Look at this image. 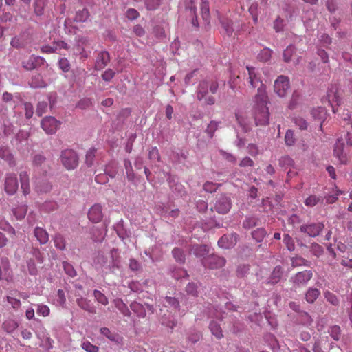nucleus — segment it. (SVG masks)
I'll return each mask as SVG.
<instances>
[{
  "label": "nucleus",
  "mask_w": 352,
  "mask_h": 352,
  "mask_svg": "<svg viewBox=\"0 0 352 352\" xmlns=\"http://www.w3.org/2000/svg\"><path fill=\"white\" fill-rule=\"evenodd\" d=\"M201 12L202 15L203 19L208 22L210 19V9H209V4L207 1L205 0H201Z\"/></svg>",
  "instance_id": "nucleus-31"
},
{
  "label": "nucleus",
  "mask_w": 352,
  "mask_h": 352,
  "mask_svg": "<svg viewBox=\"0 0 352 352\" xmlns=\"http://www.w3.org/2000/svg\"><path fill=\"white\" fill-rule=\"evenodd\" d=\"M331 336L336 341L339 340L340 338V328L338 325H334L330 329Z\"/></svg>",
  "instance_id": "nucleus-51"
},
{
  "label": "nucleus",
  "mask_w": 352,
  "mask_h": 352,
  "mask_svg": "<svg viewBox=\"0 0 352 352\" xmlns=\"http://www.w3.org/2000/svg\"><path fill=\"white\" fill-rule=\"evenodd\" d=\"M19 177L23 193L25 195H28L30 192L28 174L26 171H21L19 173Z\"/></svg>",
  "instance_id": "nucleus-17"
},
{
  "label": "nucleus",
  "mask_w": 352,
  "mask_h": 352,
  "mask_svg": "<svg viewBox=\"0 0 352 352\" xmlns=\"http://www.w3.org/2000/svg\"><path fill=\"white\" fill-rule=\"evenodd\" d=\"M250 268L248 265H239L237 268V275L239 276L243 277L249 271Z\"/></svg>",
  "instance_id": "nucleus-60"
},
{
  "label": "nucleus",
  "mask_w": 352,
  "mask_h": 352,
  "mask_svg": "<svg viewBox=\"0 0 352 352\" xmlns=\"http://www.w3.org/2000/svg\"><path fill=\"white\" fill-rule=\"evenodd\" d=\"M324 228V225L322 222L311 223L300 226V231L309 236L315 237L319 235Z\"/></svg>",
  "instance_id": "nucleus-7"
},
{
  "label": "nucleus",
  "mask_w": 352,
  "mask_h": 352,
  "mask_svg": "<svg viewBox=\"0 0 352 352\" xmlns=\"http://www.w3.org/2000/svg\"><path fill=\"white\" fill-rule=\"evenodd\" d=\"M102 219V206L99 204L93 206L89 209V221L98 223Z\"/></svg>",
  "instance_id": "nucleus-14"
},
{
  "label": "nucleus",
  "mask_w": 352,
  "mask_h": 352,
  "mask_svg": "<svg viewBox=\"0 0 352 352\" xmlns=\"http://www.w3.org/2000/svg\"><path fill=\"white\" fill-rule=\"evenodd\" d=\"M45 5V0H35V2L34 3L35 14L38 16L42 15L43 14V10Z\"/></svg>",
  "instance_id": "nucleus-33"
},
{
  "label": "nucleus",
  "mask_w": 352,
  "mask_h": 352,
  "mask_svg": "<svg viewBox=\"0 0 352 352\" xmlns=\"http://www.w3.org/2000/svg\"><path fill=\"white\" fill-rule=\"evenodd\" d=\"M283 274V270L280 266H276L270 275L269 283L276 284L280 281Z\"/></svg>",
  "instance_id": "nucleus-23"
},
{
  "label": "nucleus",
  "mask_w": 352,
  "mask_h": 352,
  "mask_svg": "<svg viewBox=\"0 0 352 352\" xmlns=\"http://www.w3.org/2000/svg\"><path fill=\"white\" fill-rule=\"evenodd\" d=\"M319 41L322 46L327 47L331 43V38L329 35L324 34L320 36Z\"/></svg>",
  "instance_id": "nucleus-58"
},
{
  "label": "nucleus",
  "mask_w": 352,
  "mask_h": 352,
  "mask_svg": "<svg viewBox=\"0 0 352 352\" xmlns=\"http://www.w3.org/2000/svg\"><path fill=\"white\" fill-rule=\"evenodd\" d=\"M45 60L41 56H30L23 61V67L27 70H32L43 64Z\"/></svg>",
  "instance_id": "nucleus-13"
},
{
  "label": "nucleus",
  "mask_w": 352,
  "mask_h": 352,
  "mask_svg": "<svg viewBox=\"0 0 352 352\" xmlns=\"http://www.w3.org/2000/svg\"><path fill=\"white\" fill-rule=\"evenodd\" d=\"M18 188L19 184L15 174H6L4 182L5 192L9 195H13L16 192Z\"/></svg>",
  "instance_id": "nucleus-8"
},
{
  "label": "nucleus",
  "mask_w": 352,
  "mask_h": 352,
  "mask_svg": "<svg viewBox=\"0 0 352 352\" xmlns=\"http://www.w3.org/2000/svg\"><path fill=\"white\" fill-rule=\"evenodd\" d=\"M173 255L176 261L183 263L185 261V256L182 250L178 248H175L172 251Z\"/></svg>",
  "instance_id": "nucleus-43"
},
{
  "label": "nucleus",
  "mask_w": 352,
  "mask_h": 352,
  "mask_svg": "<svg viewBox=\"0 0 352 352\" xmlns=\"http://www.w3.org/2000/svg\"><path fill=\"white\" fill-rule=\"evenodd\" d=\"M63 267L65 273L71 277H74L76 275V270L73 266L67 261L63 262Z\"/></svg>",
  "instance_id": "nucleus-44"
},
{
  "label": "nucleus",
  "mask_w": 352,
  "mask_h": 352,
  "mask_svg": "<svg viewBox=\"0 0 352 352\" xmlns=\"http://www.w3.org/2000/svg\"><path fill=\"white\" fill-rule=\"evenodd\" d=\"M131 309L138 315V317L144 318L146 316V310L142 305L133 302L131 304Z\"/></svg>",
  "instance_id": "nucleus-26"
},
{
  "label": "nucleus",
  "mask_w": 352,
  "mask_h": 352,
  "mask_svg": "<svg viewBox=\"0 0 352 352\" xmlns=\"http://www.w3.org/2000/svg\"><path fill=\"white\" fill-rule=\"evenodd\" d=\"M36 311L39 316L45 317V316H48L50 315V309L47 305L40 304V305H38Z\"/></svg>",
  "instance_id": "nucleus-46"
},
{
  "label": "nucleus",
  "mask_w": 352,
  "mask_h": 352,
  "mask_svg": "<svg viewBox=\"0 0 352 352\" xmlns=\"http://www.w3.org/2000/svg\"><path fill=\"white\" fill-rule=\"evenodd\" d=\"M7 300L14 309L19 308L21 306V302L19 299L11 296H8Z\"/></svg>",
  "instance_id": "nucleus-63"
},
{
  "label": "nucleus",
  "mask_w": 352,
  "mask_h": 352,
  "mask_svg": "<svg viewBox=\"0 0 352 352\" xmlns=\"http://www.w3.org/2000/svg\"><path fill=\"white\" fill-rule=\"evenodd\" d=\"M116 307L121 311L124 316L129 317L131 311L126 305L121 300L116 301Z\"/></svg>",
  "instance_id": "nucleus-34"
},
{
  "label": "nucleus",
  "mask_w": 352,
  "mask_h": 352,
  "mask_svg": "<svg viewBox=\"0 0 352 352\" xmlns=\"http://www.w3.org/2000/svg\"><path fill=\"white\" fill-rule=\"evenodd\" d=\"M126 15L129 20H134L139 17L140 14L135 9L130 8L126 11Z\"/></svg>",
  "instance_id": "nucleus-56"
},
{
  "label": "nucleus",
  "mask_w": 352,
  "mask_h": 352,
  "mask_svg": "<svg viewBox=\"0 0 352 352\" xmlns=\"http://www.w3.org/2000/svg\"><path fill=\"white\" fill-rule=\"evenodd\" d=\"M312 276L313 273L311 270H305L296 274L291 278L290 280L293 283V287L296 289L305 286Z\"/></svg>",
  "instance_id": "nucleus-6"
},
{
  "label": "nucleus",
  "mask_w": 352,
  "mask_h": 352,
  "mask_svg": "<svg viewBox=\"0 0 352 352\" xmlns=\"http://www.w3.org/2000/svg\"><path fill=\"white\" fill-rule=\"evenodd\" d=\"M209 328L210 329L212 334L214 335L216 337V338L221 339L223 337L221 327L217 322L211 321L210 323Z\"/></svg>",
  "instance_id": "nucleus-24"
},
{
  "label": "nucleus",
  "mask_w": 352,
  "mask_h": 352,
  "mask_svg": "<svg viewBox=\"0 0 352 352\" xmlns=\"http://www.w3.org/2000/svg\"><path fill=\"white\" fill-rule=\"evenodd\" d=\"M60 160L63 165L67 170H72L77 167L78 157L76 153L72 149H66L62 151Z\"/></svg>",
  "instance_id": "nucleus-3"
},
{
  "label": "nucleus",
  "mask_w": 352,
  "mask_h": 352,
  "mask_svg": "<svg viewBox=\"0 0 352 352\" xmlns=\"http://www.w3.org/2000/svg\"><path fill=\"white\" fill-rule=\"evenodd\" d=\"M115 76V72L111 69L106 70L102 75V77L105 81H110Z\"/></svg>",
  "instance_id": "nucleus-62"
},
{
  "label": "nucleus",
  "mask_w": 352,
  "mask_h": 352,
  "mask_svg": "<svg viewBox=\"0 0 352 352\" xmlns=\"http://www.w3.org/2000/svg\"><path fill=\"white\" fill-rule=\"evenodd\" d=\"M327 98L328 101L332 107L333 113L338 111V109H336L334 107V104L336 105H339L340 103V98L338 95V90L336 88H332L327 92Z\"/></svg>",
  "instance_id": "nucleus-16"
},
{
  "label": "nucleus",
  "mask_w": 352,
  "mask_h": 352,
  "mask_svg": "<svg viewBox=\"0 0 352 352\" xmlns=\"http://www.w3.org/2000/svg\"><path fill=\"white\" fill-rule=\"evenodd\" d=\"M148 157L151 160H156L157 161H160V155L158 149L157 147H153L148 153Z\"/></svg>",
  "instance_id": "nucleus-55"
},
{
  "label": "nucleus",
  "mask_w": 352,
  "mask_h": 352,
  "mask_svg": "<svg viewBox=\"0 0 352 352\" xmlns=\"http://www.w3.org/2000/svg\"><path fill=\"white\" fill-rule=\"evenodd\" d=\"M232 205L231 198L222 194L217 197L214 208L219 214H225L230 210Z\"/></svg>",
  "instance_id": "nucleus-5"
},
{
  "label": "nucleus",
  "mask_w": 352,
  "mask_h": 352,
  "mask_svg": "<svg viewBox=\"0 0 352 352\" xmlns=\"http://www.w3.org/2000/svg\"><path fill=\"white\" fill-rule=\"evenodd\" d=\"M272 51L269 48H263L258 54V59L262 62H267L271 59Z\"/></svg>",
  "instance_id": "nucleus-30"
},
{
  "label": "nucleus",
  "mask_w": 352,
  "mask_h": 352,
  "mask_svg": "<svg viewBox=\"0 0 352 352\" xmlns=\"http://www.w3.org/2000/svg\"><path fill=\"white\" fill-rule=\"evenodd\" d=\"M256 105L254 109V119L256 124L266 125L269 122L270 113L267 107V96L263 87L257 89L255 96Z\"/></svg>",
  "instance_id": "nucleus-1"
},
{
  "label": "nucleus",
  "mask_w": 352,
  "mask_h": 352,
  "mask_svg": "<svg viewBox=\"0 0 352 352\" xmlns=\"http://www.w3.org/2000/svg\"><path fill=\"white\" fill-rule=\"evenodd\" d=\"M94 297L97 300V301L102 305H106L108 304L107 298L100 291L95 290L94 293Z\"/></svg>",
  "instance_id": "nucleus-49"
},
{
  "label": "nucleus",
  "mask_w": 352,
  "mask_h": 352,
  "mask_svg": "<svg viewBox=\"0 0 352 352\" xmlns=\"http://www.w3.org/2000/svg\"><path fill=\"white\" fill-rule=\"evenodd\" d=\"M334 155L341 164H346L348 161V152L342 139H338V142L336 143Z\"/></svg>",
  "instance_id": "nucleus-10"
},
{
  "label": "nucleus",
  "mask_w": 352,
  "mask_h": 352,
  "mask_svg": "<svg viewBox=\"0 0 352 352\" xmlns=\"http://www.w3.org/2000/svg\"><path fill=\"white\" fill-rule=\"evenodd\" d=\"M100 333L109 338L111 341L118 342V336L116 333H112L108 328L102 327L100 329Z\"/></svg>",
  "instance_id": "nucleus-38"
},
{
  "label": "nucleus",
  "mask_w": 352,
  "mask_h": 352,
  "mask_svg": "<svg viewBox=\"0 0 352 352\" xmlns=\"http://www.w3.org/2000/svg\"><path fill=\"white\" fill-rule=\"evenodd\" d=\"M47 108V104L46 102H39L36 108V114L38 116H41L44 113L46 112Z\"/></svg>",
  "instance_id": "nucleus-53"
},
{
  "label": "nucleus",
  "mask_w": 352,
  "mask_h": 352,
  "mask_svg": "<svg viewBox=\"0 0 352 352\" xmlns=\"http://www.w3.org/2000/svg\"><path fill=\"white\" fill-rule=\"evenodd\" d=\"M110 56L107 52H100L97 56L96 61V69L98 70L103 69L109 62Z\"/></svg>",
  "instance_id": "nucleus-15"
},
{
  "label": "nucleus",
  "mask_w": 352,
  "mask_h": 352,
  "mask_svg": "<svg viewBox=\"0 0 352 352\" xmlns=\"http://www.w3.org/2000/svg\"><path fill=\"white\" fill-rule=\"evenodd\" d=\"M54 245L58 249L63 250L65 248V241L63 236L60 234H56L54 236Z\"/></svg>",
  "instance_id": "nucleus-39"
},
{
  "label": "nucleus",
  "mask_w": 352,
  "mask_h": 352,
  "mask_svg": "<svg viewBox=\"0 0 352 352\" xmlns=\"http://www.w3.org/2000/svg\"><path fill=\"white\" fill-rule=\"evenodd\" d=\"M58 66H59V68L63 72H69L71 68L69 61L66 58H62L59 60Z\"/></svg>",
  "instance_id": "nucleus-45"
},
{
  "label": "nucleus",
  "mask_w": 352,
  "mask_h": 352,
  "mask_svg": "<svg viewBox=\"0 0 352 352\" xmlns=\"http://www.w3.org/2000/svg\"><path fill=\"white\" fill-rule=\"evenodd\" d=\"M293 121L296 126H298L300 130H306L308 126L307 122L300 116H294Z\"/></svg>",
  "instance_id": "nucleus-35"
},
{
  "label": "nucleus",
  "mask_w": 352,
  "mask_h": 352,
  "mask_svg": "<svg viewBox=\"0 0 352 352\" xmlns=\"http://www.w3.org/2000/svg\"><path fill=\"white\" fill-rule=\"evenodd\" d=\"M323 197L311 195L305 199L304 204L306 206L311 208L316 206L318 204H323Z\"/></svg>",
  "instance_id": "nucleus-20"
},
{
  "label": "nucleus",
  "mask_w": 352,
  "mask_h": 352,
  "mask_svg": "<svg viewBox=\"0 0 352 352\" xmlns=\"http://www.w3.org/2000/svg\"><path fill=\"white\" fill-rule=\"evenodd\" d=\"M285 142L287 146H293L296 142L294 131L292 130H287L285 135Z\"/></svg>",
  "instance_id": "nucleus-41"
},
{
  "label": "nucleus",
  "mask_w": 352,
  "mask_h": 352,
  "mask_svg": "<svg viewBox=\"0 0 352 352\" xmlns=\"http://www.w3.org/2000/svg\"><path fill=\"white\" fill-rule=\"evenodd\" d=\"M45 162V158L41 155H36L34 157L33 163L35 166H41Z\"/></svg>",
  "instance_id": "nucleus-64"
},
{
  "label": "nucleus",
  "mask_w": 352,
  "mask_h": 352,
  "mask_svg": "<svg viewBox=\"0 0 352 352\" xmlns=\"http://www.w3.org/2000/svg\"><path fill=\"white\" fill-rule=\"evenodd\" d=\"M229 238H230L232 240L234 239V240L236 241V234H232L231 236L223 235L218 241L219 245L223 248H229L233 243L232 241L230 243V244L227 243Z\"/></svg>",
  "instance_id": "nucleus-32"
},
{
  "label": "nucleus",
  "mask_w": 352,
  "mask_h": 352,
  "mask_svg": "<svg viewBox=\"0 0 352 352\" xmlns=\"http://www.w3.org/2000/svg\"><path fill=\"white\" fill-rule=\"evenodd\" d=\"M202 263L206 267L218 269L225 265L226 260L223 257L212 254L203 258Z\"/></svg>",
  "instance_id": "nucleus-9"
},
{
  "label": "nucleus",
  "mask_w": 352,
  "mask_h": 352,
  "mask_svg": "<svg viewBox=\"0 0 352 352\" xmlns=\"http://www.w3.org/2000/svg\"><path fill=\"white\" fill-rule=\"evenodd\" d=\"M283 242L289 251H292L295 248L294 242L289 234H285L283 236Z\"/></svg>",
  "instance_id": "nucleus-50"
},
{
  "label": "nucleus",
  "mask_w": 352,
  "mask_h": 352,
  "mask_svg": "<svg viewBox=\"0 0 352 352\" xmlns=\"http://www.w3.org/2000/svg\"><path fill=\"white\" fill-rule=\"evenodd\" d=\"M274 89L279 97H285L290 89L289 78L283 75L279 76L274 82Z\"/></svg>",
  "instance_id": "nucleus-4"
},
{
  "label": "nucleus",
  "mask_w": 352,
  "mask_h": 352,
  "mask_svg": "<svg viewBox=\"0 0 352 352\" xmlns=\"http://www.w3.org/2000/svg\"><path fill=\"white\" fill-rule=\"evenodd\" d=\"M296 48L293 45L288 46L283 52V60L286 63L291 60L292 55L295 53Z\"/></svg>",
  "instance_id": "nucleus-36"
},
{
  "label": "nucleus",
  "mask_w": 352,
  "mask_h": 352,
  "mask_svg": "<svg viewBox=\"0 0 352 352\" xmlns=\"http://www.w3.org/2000/svg\"><path fill=\"white\" fill-rule=\"evenodd\" d=\"M236 118L238 123L243 128V129L244 130L245 132H247L250 129V126L248 124L245 123L243 116L239 115L238 113H236Z\"/></svg>",
  "instance_id": "nucleus-54"
},
{
  "label": "nucleus",
  "mask_w": 352,
  "mask_h": 352,
  "mask_svg": "<svg viewBox=\"0 0 352 352\" xmlns=\"http://www.w3.org/2000/svg\"><path fill=\"white\" fill-rule=\"evenodd\" d=\"M222 27L228 36H231L234 32L232 23L230 21L222 22Z\"/></svg>",
  "instance_id": "nucleus-48"
},
{
  "label": "nucleus",
  "mask_w": 352,
  "mask_h": 352,
  "mask_svg": "<svg viewBox=\"0 0 352 352\" xmlns=\"http://www.w3.org/2000/svg\"><path fill=\"white\" fill-rule=\"evenodd\" d=\"M0 157L5 160L6 161H8L10 166L15 165L14 161L13 160V157L7 148H0Z\"/></svg>",
  "instance_id": "nucleus-28"
},
{
  "label": "nucleus",
  "mask_w": 352,
  "mask_h": 352,
  "mask_svg": "<svg viewBox=\"0 0 352 352\" xmlns=\"http://www.w3.org/2000/svg\"><path fill=\"white\" fill-rule=\"evenodd\" d=\"M220 185L219 184L213 183L212 182H206L204 184L203 188L206 192L212 193L218 189Z\"/></svg>",
  "instance_id": "nucleus-40"
},
{
  "label": "nucleus",
  "mask_w": 352,
  "mask_h": 352,
  "mask_svg": "<svg viewBox=\"0 0 352 352\" xmlns=\"http://www.w3.org/2000/svg\"><path fill=\"white\" fill-rule=\"evenodd\" d=\"M190 251L192 252L197 257H204V258L209 253V248L206 245H196L192 246Z\"/></svg>",
  "instance_id": "nucleus-18"
},
{
  "label": "nucleus",
  "mask_w": 352,
  "mask_h": 352,
  "mask_svg": "<svg viewBox=\"0 0 352 352\" xmlns=\"http://www.w3.org/2000/svg\"><path fill=\"white\" fill-rule=\"evenodd\" d=\"M57 50V47H55V45H46L43 46L41 48V52L43 54H52L55 52Z\"/></svg>",
  "instance_id": "nucleus-59"
},
{
  "label": "nucleus",
  "mask_w": 352,
  "mask_h": 352,
  "mask_svg": "<svg viewBox=\"0 0 352 352\" xmlns=\"http://www.w3.org/2000/svg\"><path fill=\"white\" fill-rule=\"evenodd\" d=\"M30 85L32 87L34 88H41L45 87L46 86L45 82L43 80L42 76L39 74L32 76Z\"/></svg>",
  "instance_id": "nucleus-25"
},
{
  "label": "nucleus",
  "mask_w": 352,
  "mask_h": 352,
  "mask_svg": "<svg viewBox=\"0 0 352 352\" xmlns=\"http://www.w3.org/2000/svg\"><path fill=\"white\" fill-rule=\"evenodd\" d=\"M41 127L49 134L54 133L60 126V122L54 117H46L41 121Z\"/></svg>",
  "instance_id": "nucleus-11"
},
{
  "label": "nucleus",
  "mask_w": 352,
  "mask_h": 352,
  "mask_svg": "<svg viewBox=\"0 0 352 352\" xmlns=\"http://www.w3.org/2000/svg\"><path fill=\"white\" fill-rule=\"evenodd\" d=\"M34 236L41 244H45L49 240L48 233L42 228L36 227L34 229Z\"/></svg>",
  "instance_id": "nucleus-19"
},
{
  "label": "nucleus",
  "mask_w": 352,
  "mask_h": 352,
  "mask_svg": "<svg viewBox=\"0 0 352 352\" xmlns=\"http://www.w3.org/2000/svg\"><path fill=\"white\" fill-rule=\"evenodd\" d=\"M313 118L319 121L324 120L327 116V111L324 107H318L311 111Z\"/></svg>",
  "instance_id": "nucleus-21"
},
{
  "label": "nucleus",
  "mask_w": 352,
  "mask_h": 352,
  "mask_svg": "<svg viewBox=\"0 0 352 352\" xmlns=\"http://www.w3.org/2000/svg\"><path fill=\"white\" fill-rule=\"evenodd\" d=\"M254 164V161L248 157H245L240 162L239 166L241 167H252Z\"/></svg>",
  "instance_id": "nucleus-61"
},
{
  "label": "nucleus",
  "mask_w": 352,
  "mask_h": 352,
  "mask_svg": "<svg viewBox=\"0 0 352 352\" xmlns=\"http://www.w3.org/2000/svg\"><path fill=\"white\" fill-rule=\"evenodd\" d=\"M219 123H220V122H219L212 120L208 124L205 131L207 134L209 135V136L210 138L213 137L214 132L217 131V129L219 127Z\"/></svg>",
  "instance_id": "nucleus-37"
},
{
  "label": "nucleus",
  "mask_w": 352,
  "mask_h": 352,
  "mask_svg": "<svg viewBox=\"0 0 352 352\" xmlns=\"http://www.w3.org/2000/svg\"><path fill=\"white\" fill-rule=\"evenodd\" d=\"M219 85L212 80H203L200 82L197 91V98L199 101L204 100L206 104L212 105L215 102V98L212 94H215L218 89Z\"/></svg>",
  "instance_id": "nucleus-2"
},
{
  "label": "nucleus",
  "mask_w": 352,
  "mask_h": 352,
  "mask_svg": "<svg viewBox=\"0 0 352 352\" xmlns=\"http://www.w3.org/2000/svg\"><path fill=\"white\" fill-rule=\"evenodd\" d=\"M246 69L248 72V81L251 87L252 88H256L258 87V89L263 87L265 91L266 92V87L263 84L260 78L257 77V75L255 72V68L253 67L247 66Z\"/></svg>",
  "instance_id": "nucleus-12"
},
{
  "label": "nucleus",
  "mask_w": 352,
  "mask_h": 352,
  "mask_svg": "<svg viewBox=\"0 0 352 352\" xmlns=\"http://www.w3.org/2000/svg\"><path fill=\"white\" fill-rule=\"evenodd\" d=\"M17 327L18 323L12 319L6 320L2 324V328L8 333L13 332Z\"/></svg>",
  "instance_id": "nucleus-27"
},
{
  "label": "nucleus",
  "mask_w": 352,
  "mask_h": 352,
  "mask_svg": "<svg viewBox=\"0 0 352 352\" xmlns=\"http://www.w3.org/2000/svg\"><path fill=\"white\" fill-rule=\"evenodd\" d=\"M284 26V20L280 16H278L274 21L273 28L276 32H280L283 31Z\"/></svg>",
  "instance_id": "nucleus-42"
},
{
  "label": "nucleus",
  "mask_w": 352,
  "mask_h": 352,
  "mask_svg": "<svg viewBox=\"0 0 352 352\" xmlns=\"http://www.w3.org/2000/svg\"><path fill=\"white\" fill-rule=\"evenodd\" d=\"M186 291L188 294L191 295L192 296H197L198 291H197V285L196 283H190L186 285Z\"/></svg>",
  "instance_id": "nucleus-47"
},
{
  "label": "nucleus",
  "mask_w": 352,
  "mask_h": 352,
  "mask_svg": "<svg viewBox=\"0 0 352 352\" xmlns=\"http://www.w3.org/2000/svg\"><path fill=\"white\" fill-rule=\"evenodd\" d=\"M324 297L327 300V301L331 303L332 305H339L340 300L338 296L335 294L331 292L330 291L324 292Z\"/></svg>",
  "instance_id": "nucleus-29"
},
{
  "label": "nucleus",
  "mask_w": 352,
  "mask_h": 352,
  "mask_svg": "<svg viewBox=\"0 0 352 352\" xmlns=\"http://www.w3.org/2000/svg\"><path fill=\"white\" fill-rule=\"evenodd\" d=\"M160 4V0H146V6L148 10H155Z\"/></svg>",
  "instance_id": "nucleus-57"
},
{
  "label": "nucleus",
  "mask_w": 352,
  "mask_h": 352,
  "mask_svg": "<svg viewBox=\"0 0 352 352\" xmlns=\"http://www.w3.org/2000/svg\"><path fill=\"white\" fill-rule=\"evenodd\" d=\"M320 295L319 289L310 287L305 294V299L309 303H314Z\"/></svg>",
  "instance_id": "nucleus-22"
},
{
  "label": "nucleus",
  "mask_w": 352,
  "mask_h": 352,
  "mask_svg": "<svg viewBox=\"0 0 352 352\" xmlns=\"http://www.w3.org/2000/svg\"><path fill=\"white\" fill-rule=\"evenodd\" d=\"M27 266L30 274L36 275L37 274V267L33 259L31 258L27 261Z\"/></svg>",
  "instance_id": "nucleus-52"
}]
</instances>
